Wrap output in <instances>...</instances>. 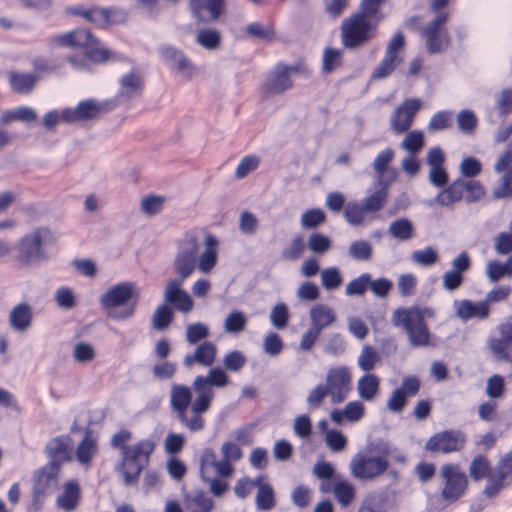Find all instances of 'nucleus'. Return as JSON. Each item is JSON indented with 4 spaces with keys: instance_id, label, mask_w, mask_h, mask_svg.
<instances>
[{
    "instance_id": "obj_1",
    "label": "nucleus",
    "mask_w": 512,
    "mask_h": 512,
    "mask_svg": "<svg viewBox=\"0 0 512 512\" xmlns=\"http://www.w3.org/2000/svg\"><path fill=\"white\" fill-rule=\"evenodd\" d=\"M229 382V376L220 367L210 368L206 375H197L192 382L195 398L191 407L176 415L180 424L191 433L204 430L206 422L203 414L211 408L214 388H224Z\"/></svg>"
},
{
    "instance_id": "obj_2",
    "label": "nucleus",
    "mask_w": 512,
    "mask_h": 512,
    "mask_svg": "<svg viewBox=\"0 0 512 512\" xmlns=\"http://www.w3.org/2000/svg\"><path fill=\"white\" fill-rule=\"evenodd\" d=\"M200 236L195 230H190L178 242V250L174 259V269L179 278L186 280L196 269L202 273H209L216 265L218 259V240L212 234H205V249L200 251Z\"/></svg>"
},
{
    "instance_id": "obj_3",
    "label": "nucleus",
    "mask_w": 512,
    "mask_h": 512,
    "mask_svg": "<svg viewBox=\"0 0 512 512\" xmlns=\"http://www.w3.org/2000/svg\"><path fill=\"white\" fill-rule=\"evenodd\" d=\"M386 0H361L360 9L346 18L340 27L345 48L358 49L375 38L385 16L381 6Z\"/></svg>"
},
{
    "instance_id": "obj_4",
    "label": "nucleus",
    "mask_w": 512,
    "mask_h": 512,
    "mask_svg": "<svg viewBox=\"0 0 512 512\" xmlns=\"http://www.w3.org/2000/svg\"><path fill=\"white\" fill-rule=\"evenodd\" d=\"M52 46L75 47L83 49L81 56H71L69 63L77 70H88L90 62L102 63L110 58V51L102 46L89 30L75 29L50 38Z\"/></svg>"
},
{
    "instance_id": "obj_5",
    "label": "nucleus",
    "mask_w": 512,
    "mask_h": 512,
    "mask_svg": "<svg viewBox=\"0 0 512 512\" xmlns=\"http://www.w3.org/2000/svg\"><path fill=\"white\" fill-rule=\"evenodd\" d=\"M434 316L433 308L415 305L395 310L391 321L394 326L402 327L406 331L412 346L423 347L430 343V331L425 321Z\"/></svg>"
},
{
    "instance_id": "obj_6",
    "label": "nucleus",
    "mask_w": 512,
    "mask_h": 512,
    "mask_svg": "<svg viewBox=\"0 0 512 512\" xmlns=\"http://www.w3.org/2000/svg\"><path fill=\"white\" fill-rule=\"evenodd\" d=\"M54 234L47 227H37L20 238L15 247L16 261L22 267L44 262L48 259L45 247L54 242Z\"/></svg>"
},
{
    "instance_id": "obj_7",
    "label": "nucleus",
    "mask_w": 512,
    "mask_h": 512,
    "mask_svg": "<svg viewBox=\"0 0 512 512\" xmlns=\"http://www.w3.org/2000/svg\"><path fill=\"white\" fill-rule=\"evenodd\" d=\"M134 288L135 285L128 281L111 286L100 296L102 309L117 321L131 318L136 309V302L130 303L134 296Z\"/></svg>"
},
{
    "instance_id": "obj_8",
    "label": "nucleus",
    "mask_w": 512,
    "mask_h": 512,
    "mask_svg": "<svg viewBox=\"0 0 512 512\" xmlns=\"http://www.w3.org/2000/svg\"><path fill=\"white\" fill-rule=\"evenodd\" d=\"M440 476L444 481V487L441 490L443 500L453 503L465 494L468 487V477L459 465H442Z\"/></svg>"
},
{
    "instance_id": "obj_9",
    "label": "nucleus",
    "mask_w": 512,
    "mask_h": 512,
    "mask_svg": "<svg viewBox=\"0 0 512 512\" xmlns=\"http://www.w3.org/2000/svg\"><path fill=\"white\" fill-rule=\"evenodd\" d=\"M325 386L333 404L343 403L352 391V373L349 367L338 365L328 369Z\"/></svg>"
},
{
    "instance_id": "obj_10",
    "label": "nucleus",
    "mask_w": 512,
    "mask_h": 512,
    "mask_svg": "<svg viewBox=\"0 0 512 512\" xmlns=\"http://www.w3.org/2000/svg\"><path fill=\"white\" fill-rule=\"evenodd\" d=\"M449 20L448 13H439L422 29L421 36L425 39L429 54L444 52L450 44V37L445 24Z\"/></svg>"
},
{
    "instance_id": "obj_11",
    "label": "nucleus",
    "mask_w": 512,
    "mask_h": 512,
    "mask_svg": "<svg viewBox=\"0 0 512 512\" xmlns=\"http://www.w3.org/2000/svg\"><path fill=\"white\" fill-rule=\"evenodd\" d=\"M350 472L353 477L361 481L376 479L389 468V460L385 457L367 456L357 453L350 462Z\"/></svg>"
},
{
    "instance_id": "obj_12",
    "label": "nucleus",
    "mask_w": 512,
    "mask_h": 512,
    "mask_svg": "<svg viewBox=\"0 0 512 512\" xmlns=\"http://www.w3.org/2000/svg\"><path fill=\"white\" fill-rule=\"evenodd\" d=\"M499 337H490L487 345L495 361L512 366V317L497 326Z\"/></svg>"
},
{
    "instance_id": "obj_13",
    "label": "nucleus",
    "mask_w": 512,
    "mask_h": 512,
    "mask_svg": "<svg viewBox=\"0 0 512 512\" xmlns=\"http://www.w3.org/2000/svg\"><path fill=\"white\" fill-rule=\"evenodd\" d=\"M466 443L465 434L459 430H444L431 436L425 450L433 453L448 454L460 451Z\"/></svg>"
},
{
    "instance_id": "obj_14",
    "label": "nucleus",
    "mask_w": 512,
    "mask_h": 512,
    "mask_svg": "<svg viewBox=\"0 0 512 512\" xmlns=\"http://www.w3.org/2000/svg\"><path fill=\"white\" fill-rule=\"evenodd\" d=\"M60 469L53 465H45L37 469L33 474V498L40 501L51 495L59 488Z\"/></svg>"
},
{
    "instance_id": "obj_15",
    "label": "nucleus",
    "mask_w": 512,
    "mask_h": 512,
    "mask_svg": "<svg viewBox=\"0 0 512 512\" xmlns=\"http://www.w3.org/2000/svg\"><path fill=\"white\" fill-rule=\"evenodd\" d=\"M298 71V66L276 65L266 76L262 84V90L265 96L281 94L289 90L293 86L291 75Z\"/></svg>"
},
{
    "instance_id": "obj_16",
    "label": "nucleus",
    "mask_w": 512,
    "mask_h": 512,
    "mask_svg": "<svg viewBox=\"0 0 512 512\" xmlns=\"http://www.w3.org/2000/svg\"><path fill=\"white\" fill-rule=\"evenodd\" d=\"M421 108L422 101L418 98H408L404 100L390 117V127L392 131L396 134L407 132Z\"/></svg>"
},
{
    "instance_id": "obj_17",
    "label": "nucleus",
    "mask_w": 512,
    "mask_h": 512,
    "mask_svg": "<svg viewBox=\"0 0 512 512\" xmlns=\"http://www.w3.org/2000/svg\"><path fill=\"white\" fill-rule=\"evenodd\" d=\"M427 164L429 165L428 180L431 185L442 188L448 184L449 175L444 167L445 155L440 147H434L427 153Z\"/></svg>"
},
{
    "instance_id": "obj_18",
    "label": "nucleus",
    "mask_w": 512,
    "mask_h": 512,
    "mask_svg": "<svg viewBox=\"0 0 512 512\" xmlns=\"http://www.w3.org/2000/svg\"><path fill=\"white\" fill-rule=\"evenodd\" d=\"M185 280L176 278L170 280L164 291V304L172 305L182 313H188L193 308V301L190 295L181 289Z\"/></svg>"
},
{
    "instance_id": "obj_19",
    "label": "nucleus",
    "mask_w": 512,
    "mask_h": 512,
    "mask_svg": "<svg viewBox=\"0 0 512 512\" xmlns=\"http://www.w3.org/2000/svg\"><path fill=\"white\" fill-rule=\"evenodd\" d=\"M70 444L71 439L67 435H60L51 439L46 447L45 451L49 462L46 465H53L61 470V466L70 460Z\"/></svg>"
},
{
    "instance_id": "obj_20",
    "label": "nucleus",
    "mask_w": 512,
    "mask_h": 512,
    "mask_svg": "<svg viewBox=\"0 0 512 512\" xmlns=\"http://www.w3.org/2000/svg\"><path fill=\"white\" fill-rule=\"evenodd\" d=\"M159 52L163 61L170 69L181 73L183 76L190 77L192 75L193 64L182 50L170 45H164L159 48Z\"/></svg>"
},
{
    "instance_id": "obj_21",
    "label": "nucleus",
    "mask_w": 512,
    "mask_h": 512,
    "mask_svg": "<svg viewBox=\"0 0 512 512\" xmlns=\"http://www.w3.org/2000/svg\"><path fill=\"white\" fill-rule=\"evenodd\" d=\"M217 356V346L210 341H204L198 344L192 353H188L183 358L184 367L190 369L195 364L203 367H211Z\"/></svg>"
},
{
    "instance_id": "obj_22",
    "label": "nucleus",
    "mask_w": 512,
    "mask_h": 512,
    "mask_svg": "<svg viewBox=\"0 0 512 512\" xmlns=\"http://www.w3.org/2000/svg\"><path fill=\"white\" fill-rule=\"evenodd\" d=\"M453 305L456 316L464 322L471 319L485 320L490 314V307L483 300L476 303L467 299L455 300Z\"/></svg>"
},
{
    "instance_id": "obj_23",
    "label": "nucleus",
    "mask_w": 512,
    "mask_h": 512,
    "mask_svg": "<svg viewBox=\"0 0 512 512\" xmlns=\"http://www.w3.org/2000/svg\"><path fill=\"white\" fill-rule=\"evenodd\" d=\"M102 110V106L93 99L80 101L75 108L64 109V122L75 123L96 118Z\"/></svg>"
},
{
    "instance_id": "obj_24",
    "label": "nucleus",
    "mask_w": 512,
    "mask_h": 512,
    "mask_svg": "<svg viewBox=\"0 0 512 512\" xmlns=\"http://www.w3.org/2000/svg\"><path fill=\"white\" fill-rule=\"evenodd\" d=\"M81 499V488L77 480L67 481L61 493L56 498V506L64 512H73L77 509Z\"/></svg>"
},
{
    "instance_id": "obj_25",
    "label": "nucleus",
    "mask_w": 512,
    "mask_h": 512,
    "mask_svg": "<svg viewBox=\"0 0 512 512\" xmlns=\"http://www.w3.org/2000/svg\"><path fill=\"white\" fill-rule=\"evenodd\" d=\"M119 86L118 98L127 100L141 94L144 82L140 72L133 68L129 73L120 77Z\"/></svg>"
},
{
    "instance_id": "obj_26",
    "label": "nucleus",
    "mask_w": 512,
    "mask_h": 512,
    "mask_svg": "<svg viewBox=\"0 0 512 512\" xmlns=\"http://www.w3.org/2000/svg\"><path fill=\"white\" fill-rule=\"evenodd\" d=\"M8 320L14 331L24 333L32 326L33 309L26 302L18 303L10 311Z\"/></svg>"
},
{
    "instance_id": "obj_27",
    "label": "nucleus",
    "mask_w": 512,
    "mask_h": 512,
    "mask_svg": "<svg viewBox=\"0 0 512 512\" xmlns=\"http://www.w3.org/2000/svg\"><path fill=\"white\" fill-rule=\"evenodd\" d=\"M193 387H189L183 384H173L170 389L169 403L170 408L177 414L188 410L191 407Z\"/></svg>"
},
{
    "instance_id": "obj_28",
    "label": "nucleus",
    "mask_w": 512,
    "mask_h": 512,
    "mask_svg": "<svg viewBox=\"0 0 512 512\" xmlns=\"http://www.w3.org/2000/svg\"><path fill=\"white\" fill-rule=\"evenodd\" d=\"M311 327L322 333L333 325L337 319L336 312L326 304H316L309 311Z\"/></svg>"
},
{
    "instance_id": "obj_29",
    "label": "nucleus",
    "mask_w": 512,
    "mask_h": 512,
    "mask_svg": "<svg viewBox=\"0 0 512 512\" xmlns=\"http://www.w3.org/2000/svg\"><path fill=\"white\" fill-rule=\"evenodd\" d=\"M223 0H191L190 6L194 16L206 22L214 20L221 14Z\"/></svg>"
},
{
    "instance_id": "obj_30",
    "label": "nucleus",
    "mask_w": 512,
    "mask_h": 512,
    "mask_svg": "<svg viewBox=\"0 0 512 512\" xmlns=\"http://www.w3.org/2000/svg\"><path fill=\"white\" fill-rule=\"evenodd\" d=\"M154 449V441L151 439H143L134 445L125 447L122 457L147 466Z\"/></svg>"
},
{
    "instance_id": "obj_31",
    "label": "nucleus",
    "mask_w": 512,
    "mask_h": 512,
    "mask_svg": "<svg viewBox=\"0 0 512 512\" xmlns=\"http://www.w3.org/2000/svg\"><path fill=\"white\" fill-rule=\"evenodd\" d=\"M356 388L361 400L372 402L379 394L380 379L375 374L365 373L357 380Z\"/></svg>"
},
{
    "instance_id": "obj_32",
    "label": "nucleus",
    "mask_w": 512,
    "mask_h": 512,
    "mask_svg": "<svg viewBox=\"0 0 512 512\" xmlns=\"http://www.w3.org/2000/svg\"><path fill=\"white\" fill-rule=\"evenodd\" d=\"M388 497V488L371 492L363 500L358 512H386L388 509Z\"/></svg>"
},
{
    "instance_id": "obj_33",
    "label": "nucleus",
    "mask_w": 512,
    "mask_h": 512,
    "mask_svg": "<svg viewBox=\"0 0 512 512\" xmlns=\"http://www.w3.org/2000/svg\"><path fill=\"white\" fill-rule=\"evenodd\" d=\"M37 81L38 78L33 73H23L17 71L9 73L10 85L12 89L18 94H30L33 91Z\"/></svg>"
},
{
    "instance_id": "obj_34",
    "label": "nucleus",
    "mask_w": 512,
    "mask_h": 512,
    "mask_svg": "<svg viewBox=\"0 0 512 512\" xmlns=\"http://www.w3.org/2000/svg\"><path fill=\"white\" fill-rule=\"evenodd\" d=\"M185 504L189 512H211L213 500L202 490H196L185 496Z\"/></svg>"
},
{
    "instance_id": "obj_35",
    "label": "nucleus",
    "mask_w": 512,
    "mask_h": 512,
    "mask_svg": "<svg viewBox=\"0 0 512 512\" xmlns=\"http://www.w3.org/2000/svg\"><path fill=\"white\" fill-rule=\"evenodd\" d=\"M388 233L392 238L405 242L414 237L415 227L408 218H398L390 222Z\"/></svg>"
},
{
    "instance_id": "obj_36",
    "label": "nucleus",
    "mask_w": 512,
    "mask_h": 512,
    "mask_svg": "<svg viewBox=\"0 0 512 512\" xmlns=\"http://www.w3.org/2000/svg\"><path fill=\"white\" fill-rule=\"evenodd\" d=\"M97 453V442L92 436L90 430H87L85 437L78 444L76 449V458L82 465H89L95 454Z\"/></svg>"
},
{
    "instance_id": "obj_37",
    "label": "nucleus",
    "mask_w": 512,
    "mask_h": 512,
    "mask_svg": "<svg viewBox=\"0 0 512 512\" xmlns=\"http://www.w3.org/2000/svg\"><path fill=\"white\" fill-rule=\"evenodd\" d=\"M486 275L490 282L495 283L503 277H512V254L505 263L493 260L486 266Z\"/></svg>"
},
{
    "instance_id": "obj_38",
    "label": "nucleus",
    "mask_w": 512,
    "mask_h": 512,
    "mask_svg": "<svg viewBox=\"0 0 512 512\" xmlns=\"http://www.w3.org/2000/svg\"><path fill=\"white\" fill-rule=\"evenodd\" d=\"M145 467L146 465L122 457L119 471L123 476V483L126 486L136 484L138 482L140 474L142 473Z\"/></svg>"
},
{
    "instance_id": "obj_39",
    "label": "nucleus",
    "mask_w": 512,
    "mask_h": 512,
    "mask_svg": "<svg viewBox=\"0 0 512 512\" xmlns=\"http://www.w3.org/2000/svg\"><path fill=\"white\" fill-rule=\"evenodd\" d=\"M387 197V187L381 183L380 187L374 193L365 197L361 204L367 213L378 212L384 207Z\"/></svg>"
},
{
    "instance_id": "obj_40",
    "label": "nucleus",
    "mask_w": 512,
    "mask_h": 512,
    "mask_svg": "<svg viewBox=\"0 0 512 512\" xmlns=\"http://www.w3.org/2000/svg\"><path fill=\"white\" fill-rule=\"evenodd\" d=\"M380 361L381 357L375 348L370 345H364L357 358V365L362 371L369 373Z\"/></svg>"
},
{
    "instance_id": "obj_41",
    "label": "nucleus",
    "mask_w": 512,
    "mask_h": 512,
    "mask_svg": "<svg viewBox=\"0 0 512 512\" xmlns=\"http://www.w3.org/2000/svg\"><path fill=\"white\" fill-rule=\"evenodd\" d=\"M454 113L451 110H441L434 113L428 123L430 132H438L450 129L453 126Z\"/></svg>"
},
{
    "instance_id": "obj_42",
    "label": "nucleus",
    "mask_w": 512,
    "mask_h": 512,
    "mask_svg": "<svg viewBox=\"0 0 512 512\" xmlns=\"http://www.w3.org/2000/svg\"><path fill=\"white\" fill-rule=\"evenodd\" d=\"M512 197V172L501 174L492 187V198L495 200Z\"/></svg>"
},
{
    "instance_id": "obj_43",
    "label": "nucleus",
    "mask_w": 512,
    "mask_h": 512,
    "mask_svg": "<svg viewBox=\"0 0 512 512\" xmlns=\"http://www.w3.org/2000/svg\"><path fill=\"white\" fill-rule=\"evenodd\" d=\"M246 33L257 40L273 41L276 33L272 24H262L261 22H251L246 26Z\"/></svg>"
},
{
    "instance_id": "obj_44",
    "label": "nucleus",
    "mask_w": 512,
    "mask_h": 512,
    "mask_svg": "<svg viewBox=\"0 0 512 512\" xmlns=\"http://www.w3.org/2000/svg\"><path fill=\"white\" fill-rule=\"evenodd\" d=\"M343 62V52L340 49L327 47L323 51L322 71L329 74L339 68Z\"/></svg>"
},
{
    "instance_id": "obj_45",
    "label": "nucleus",
    "mask_w": 512,
    "mask_h": 512,
    "mask_svg": "<svg viewBox=\"0 0 512 512\" xmlns=\"http://www.w3.org/2000/svg\"><path fill=\"white\" fill-rule=\"evenodd\" d=\"M174 319L172 309L167 304H162L156 308L152 315V326L158 331L167 329Z\"/></svg>"
},
{
    "instance_id": "obj_46",
    "label": "nucleus",
    "mask_w": 512,
    "mask_h": 512,
    "mask_svg": "<svg viewBox=\"0 0 512 512\" xmlns=\"http://www.w3.org/2000/svg\"><path fill=\"white\" fill-rule=\"evenodd\" d=\"M411 260L419 266L432 267L439 261V254L433 246H427L424 249L413 251Z\"/></svg>"
},
{
    "instance_id": "obj_47",
    "label": "nucleus",
    "mask_w": 512,
    "mask_h": 512,
    "mask_svg": "<svg viewBox=\"0 0 512 512\" xmlns=\"http://www.w3.org/2000/svg\"><path fill=\"white\" fill-rule=\"evenodd\" d=\"M195 41L207 50H216L221 43V35L215 29H201L197 32Z\"/></svg>"
},
{
    "instance_id": "obj_48",
    "label": "nucleus",
    "mask_w": 512,
    "mask_h": 512,
    "mask_svg": "<svg viewBox=\"0 0 512 512\" xmlns=\"http://www.w3.org/2000/svg\"><path fill=\"white\" fill-rule=\"evenodd\" d=\"M373 254V247L367 240H355L348 248V255L356 261H368Z\"/></svg>"
},
{
    "instance_id": "obj_49",
    "label": "nucleus",
    "mask_w": 512,
    "mask_h": 512,
    "mask_svg": "<svg viewBox=\"0 0 512 512\" xmlns=\"http://www.w3.org/2000/svg\"><path fill=\"white\" fill-rule=\"evenodd\" d=\"M246 324V315L242 311L234 310L226 316L224 330L230 334H238L245 329Z\"/></svg>"
},
{
    "instance_id": "obj_50",
    "label": "nucleus",
    "mask_w": 512,
    "mask_h": 512,
    "mask_svg": "<svg viewBox=\"0 0 512 512\" xmlns=\"http://www.w3.org/2000/svg\"><path fill=\"white\" fill-rule=\"evenodd\" d=\"M333 492L335 498L342 506H348L355 497V487L346 480L337 481L334 484Z\"/></svg>"
},
{
    "instance_id": "obj_51",
    "label": "nucleus",
    "mask_w": 512,
    "mask_h": 512,
    "mask_svg": "<svg viewBox=\"0 0 512 512\" xmlns=\"http://www.w3.org/2000/svg\"><path fill=\"white\" fill-rule=\"evenodd\" d=\"M255 500L258 510L271 511L276 504L273 487L270 484L259 487Z\"/></svg>"
},
{
    "instance_id": "obj_52",
    "label": "nucleus",
    "mask_w": 512,
    "mask_h": 512,
    "mask_svg": "<svg viewBox=\"0 0 512 512\" xmlns=\"http://www.w3.org/2000/svg\"><path fill=\"white\" fill-rule=\"evenodd\" d=\"M365 211L363 205L358 202H348L345 205L344 217L351 226H360L365 220Z\"/></svg>"
},
{
    "instance_id": "obj_53",
    "label": "nucleus",
    "mask_w": 512,
    "mask_h": 512,
    "mask_svg": "<svg viewBox=\"0 0 512 512\" xmlns=\"http://www.w3.org/2000/svg\"><path fill=\"white\" fill-rule=\"evenodd\" d=\"M402 59H396L393 56L384 54L383 59L375 67L372 73V79H384L388 77L395 70L397 65L401 63Z\"/></svg>"
},
{
    "instance_id": "obj_54",
    "label": "nucleus",
    "mask_w": 512,
    "mask_h": 512,
    "mask_svg": "<svg viewBox=\"0 0 512 512\" xmlns=\"http://www.w3.org/2000/svg\"><path fill=\"white\" fill-rule=\"evenodd\" d=\"M491 465L485 456H476L469 467V475L474 481H479L489 475Z\"/></svg>"
},
{
    "instance_id": "obj_55",
    "label": "nucleus",
    "mask_w": 512,
    "mask_h": 512,
    "mask_svg": "<svg viewBox=\"0 0 512 512\" xmlns=\"http://www.w3.org/2000/svg\"><path fill=\"white\" fill-rule=\"evenodd\" d=\"M320 276L322 286L328 291L339 288L343 282L342 275L337 267L323 269Z\"/></svg>"
},
{
    "instance_id": "obj_56",
    "label": "nucleus",
    "mask_w": 512,
    "mask_h": 512,
    "mask_svg": "<svg viewBox=\"0 0 512 512\" xmlns=\"http://www.w3.org/2000/svg\"><path fill=\"white\" fill-rule=\"evenodd\" d=\"M478 124V119L472 110H461L457 114V125L459 130L464 134L474 133Z\"/></svg>"
},
{
    "instance_id": "obj_57",
    "label": "nucleus",
    "mask_w": 512,
    "mask_h": 512,
    "mask_svg": "<svg viewBox=\"0 0 512 512\" xmlns=\"http://www.w3.org/2000/svg\"><path fill=\"white\" fill-rule=\"evenodd\" d=\"M371 274L362 273L357 278L351 280L345 288V294L347 296H361L369 287Z\"/></svg>"
},
{
    "instance_id": "obj_58",
    "label": "nucleus",
    "mask_w": 512,
    "mask_h": 512,
    "mask_svg": "<svg viewBox=\"0 0 512 512\" xmlns=\"http://www.w3.org/2000/svg\"><path fill=\"white\" fill-rule=\"evenodd\" d=\"M209 334L208 326L202 322L189 324L186 327V341L189 344H197L205 340Z\"/></svg>"
},
{
    "instance_id": "obj_59",
    "label": "nucleus",
    "mask_w": 512,
    "mask_h": 512,
    "mask_svg": "<svg viewBox=\"0 0 512 512\" xmlns=\"http://www.w3.org/2000/svg\"><path fill=\"white\" fill-rule=\"evenodd\" d=\"M505 392V379L500 374H493L487 379L486 395L491 399H500Z\"/></svg>"
},
{
    "instance_id": "obj_60",
    "label": "nucleus",
    "mask_w": 512,
    "mask_h": 512,
    "mask_svg": "<svg viewBox=\"0 0 512 512\" xmlns=\"http://www.w3.org/2000/svg\"><path fill=\"white\" fill-rule=\"evenodd\" d=\"M289 311L285 303H277L270 313V322L277 329H284L289 322Z\"/></svg>"
},
{
    "instance_id": "obj_61",
    "label": "nucleus",
    "mask_w": 512,
    "mask_h": 512,
    "mask_svg": "<svg viewBox=\"0 0 512 512\" xmlns=\"http://www.w3.org/2000/svg\"><path fill=\"white\" fill-rule=\"evenodd\" d=\"M382 457L390 458L396 464L406 466L408 463L407 455L398 447L392 446L389 443H382L379 448Z\"/></svg>"
},
{
    "instance_id": "obj_62",
    "label": "nucleus",
    "mask_w": 512,
    "mask_h": 512,
    "mask_svg": "<svg viewBox=\"0 0 512 512\" xmlns=\"http://www.w3.org/2000/svg\"><path fill=\"white\" fill-rule=\"evenodd\" d=\"M424 146V136L419 130L409 132L401 143V147L414 155Z\"/></svg>"
},
{
    "instance_id": "obj_63",
    "label": "nucleus",
    "mask_w": 512,
    "mask_h": 512,
    "mask_svg": "<svg viewBox=\"0 0 512 512\" xmlns=\"http://www.w3.org/2000/svg\"><path fill=\"white\" fill-rule=\"evenodd\" d=\"M165 197L160 195H149L141 200V210L147 215L159 214L165 203Z\"/></svg>"
},
{
    "instance_id": "obj_64",
    "label": "nucleus",
    "mask_w": 512,
    "mask_h": 512,
    "mask_svg": "<svg viewBox=\"0 0 512 512\" xmlns=\"http://www.w3.org/2000/svg\"><path fill=\"white\" fill-rule=\"evenodd\" d=\"M331 239L321 233H313L308 239L307 246L315 254H324L331 248Z\"/></svg>"
}]
</instances>
